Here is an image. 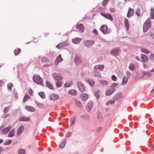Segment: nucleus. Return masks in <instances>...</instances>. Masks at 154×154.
<instances>
[{
  "instance_id": "1",
  "label": "nucleus",
  "mask_w": 154,
  "mask_h": 154,
  "mask_svg": "<svg viewBox=\"0 0 154 154\" xmlns=\"http://www.w3.org/2000/svg\"><path fill=\"white\" fill-rule=\"evenodd\" d=\"M151 20L150 18H148L144 23L143 31L144 32L147 31L151 27Z\"/></svg>"
},
{
  "instance_id": "2",
  "label": "nucleus",
  "mask_w": 154,
  "mask_h": 154,
  "mask_svg": "<svg viewBox=\"0 0 154 154\" xmlns=\"http://www.w3.org/2000/svg\"><path fill=\"white\" fill-rule=\"evenodd\" d=\"M33 80L36 83L42 85L43 84V81L42 79L37 75H34L33 77Z\"/></svg>"
},
{
  "instance_id": "3",
  "label": "nucleus",
  "mask_w": 154,
  "mask_h": 154,
  "mask_svg": "<svg viewBox=\"0 0 154 154\" xmlns=\"http://www.w3.org/2000/svg\"><path fill=\"white\" fill-rule=\"evenodd\" d=\"M100 30L105 34H108L111 32L110 29L108 28L106 25H103L101 26Z\"/></svg>"
},
{
  "instance_id": "4",
  "label": "nucleus",
  "mask_w": 154,
  "mask_h": 154,
  "mask_svg": "<svg viewBox=\"0 0 154 154\" xmlns=\"http://www.w3.org/2000/svg\"><path fill=\"white\" fill-rule=\"evenodd\" d=\"M68 42L67 41H65L63 42L59 43L56 46V48L58 49H60L65 47L68 45Z\"/></svg>"
},
{
  "instance_id": "5",
  "label": "nucleus",
  "mask_w": 154,
  "mask_h": 154,
  "mask_svg": "<svg viewBox=\"0 0 154 154\" xmlns=\"http://www.w3.org/2000/svg\"><path fill=\"white\" fill-rule=\"evenodd\" d=\"M77 87L79 91L81 92H84L85 90V85L82 82H79L77 83Z\"/></svg>"
},
{
  "instance_id": "6",
  "label": "nucleus",
  "mask_w": 154,
  "mask_h": 154,
  "mask_svg": "<svg viewBox=\"0 0 154 154\" xmlns=\"http://www.w3.org/2000/svg\"><path fill=\"white\" fill-rule=\"evenodd\" d=\"M11 128V126H8L7 127L4 128L2 126L0 128V130L1 131L3 134H6L8 132Z\"/></svg>"
},
{
  "instance_id": "7",
  "label": "nucleus",
  "mask_w": 154,
  "mask_h": 154,
  "mask_svg": "<svg viewBox=\"0 0 154 154\" xmlns=\"http://www.w3.org/2000/svg\"><path fill=\"white\" fill-rule=\"evenodd\" d=\"M52 76L56 80L61 81L63 79V77L60 74L55 73L53 74Z\"/></svg>"
},
{
  "instance_id": "8",
  "label": "nucleus",
  "mask_w": 154,
  "mask_h": 154,
  "mask_svg": "<svg viewBox=\"0 0 154 154\" xmlns=\"http://www.w3.org/2000/svg\"><path fill=\"white\" fill-rule=\"evenodd\" d=\"M115 91V88L114 87H112L109 89L107 90L105 92L106 96H109L111 95Z\"/></svg>"
},
{
  "instance_id": "9",
  "label": "nucleus",
  "mask_w": 154,
  "mask_h": 154,
  "mask_svg": "<svg viewBox=\"0 0 154 154\" xmlns=\"http://www.w3.org/2000/svg\"><path fill=\"white\" fill-rule=\"evenodd\" d=\"M120 52V51L118 48H116L112 50L110 53L114 56H117L119 55Z\"/></svg>"
},
{
  "instance_id": "10",
  "label": "nucleus",
  "mask_w": 154,
  "mask_h": 154,
  "mask_svg": "<svg viewBox=\"0 0 154 154\" xmlns=\"http://www.w3.org/2000/svg\"><path fill=\"white\" fill-rule=\"evenodd\" d=\"M85 45L87 47H91L94 43V42L92 40H87L84 41Z\"/></svg>"
},
{
  "instance_id": "11",
  "label": "nucleus",
  "mask_w": 154,
  "mask_h": 154,
  "mask_svg": "<svg viewBox=\"0 0 154 154\" xmlns=\"http://www.w3.org/2000/svg\"><path fill=\"white\" fill-rule=\"evenodd\" d=\"M101 15L105 17L106 18L109 19L111 21H112L113 20L112 16L110 14H106L101 13H100Z\"/></svg>"
},
{
  "instance_id": "12",
  "label": "nucleus",
  "mask_w": 154,
  "mask_h": 154,
  "mask_svg": "<svg viewBox=\"0 0 154 154\" xmlns=\"http://www.w3.org/2000/svg\"><path fill=\"white\" fill-rule=\"evenodd\" d=\"M25 109L28 111L34 112L35 111V109L34 107L30 106H25Z\"/></svg>"
},
{
  "instance_id": "13",
  "label": "nucleus",
  "mask_w": 154,
  "mask_h": 154,
  "mask_svg": "<svg viewBox=\"0 0 154 154\" xmlns=\"http://www.w3.org/2000/svg\"><path fill=\"white\" fill-rule=\"evenodd\" d=\"M104 67L103 65H96L94 67L95 70H99L100 71H102Z\"/></svg>"
},
{
  "instance_id": "14",
  "label": "nucleus",
  "mask_w": 154,
  "mask_h": 154,
  "mask_svg": "<svg viewBox=\"0 0 154 154\" xmlns=\"http://www.w3.org/2000/svg\"><path fill=\"white\" fill-rule=\"evenodd\" d=\"M63 60V59L61 57V54H59L56 60L55 64L56 65H57L59 63L61 62Z\"/></svg>"
},
{
  "instance_id": "15",
  "label": "nucleus",
  "mask_w": 154,
  "mask_h": 154,
  "mask_svg": "<svg viewBox=\"0 0 154 154\" xmlns=\"http://www.w3.org/2000/svg\"><path fill=\"white\" fill-rule=\"evenodd\" d=\"M134 10L129 8L127 13V17H128L129 18L130 17L134 15Z\"/></svg>"
},
{
  "instance_id": "16",
  "label": "nucleus",
  "mask_w": 154,
  "mask_h": 154,
  "mask_svg": "<svg viewBox=\"0 0 154 154\" xmlns=\"http://www.w3.org/2000/svg\"><path fill=\"white\" fill-rule=\"evenodd\" d=\"M76 28L82 32H83L84 30V27L82 24H77L76 25Z\"/></svg>"
},
{
  "instance_id": "17",
  "label": "nucleus",
  "mask_w": 154,
  "mask_h": 154,
  "mask_svg": "<svg viewBox=\"0 0 154 154\" xmlns=\"http://www.w3.org/2000/svg\"><path fill=\"white\" fill-rule=\"evenodd\" d=\"M75 61L78 64L81 63L82 61L81 57L79 56H76L75 58Z\"/></svg>"
},
{
  "instance_id": "18",
  "label": "nucleus",
  "mask_w": 154,
  "mask_h": 154,
  "mask_svg": "<svg viewBox=\"0 0 154 154\" xmlns=\"http://www.w3.org/2000/svg\"><path fill=\"white\" fill-rule=\"evenodd\" d=\"M24 129V128L23 125H21L19 128L18 129L17 132V135H20V134L23 131Z\"/></svg>"
},
{
  "instance_id": "19",
  "label": "nucleus",
  "mask_w": 154,
  "mask_h": 154,
  "mask_svg": "<svg viewBox=\"0 0 154 154\" xmlns=\"http://www.w3.org/2000/svg\"><path fill=\"white\" fill-rule=\"evenodd\" d=\"M59 98V96L57 94H52L50 96V99L53 100H57Z\"/></svg>"
},
{
  "instance_id": "20",
  "label": "nucleus",
  "mask_w": 154,
  "mask_h": 154,
  "mask_svg": "<svg viewBox=\"0 0 154 154\" xmlns=\"http://www.w3.org/2000/svg\"><path fill=\"white\" fill-rule=\"evenodd\" d=\"M80 97L81 99L84 101L86 100L88 98V95L85 94H81Z\"/></svg>"
},
{
  "instance_id": "21",
  "label": "nucleus",
  "mask_w": 154,
  "mask_h": 154,
  "mask_svg": "<svg viewBox=\"0 0 154 154\" xmlns=\"http://www.w3.org/2000/svg\"><path fill=\"white\" fill-rule=\"evenodd\" d=\"M81 40V39L80 38H77L75 39H73L72 42L74 44H77L80 42Z\"/></svg>"
},
{
  "instance_id": "22",
  "label": "nucleus",
  "mask_w": 154,
  "mask_h": 154,
  "mask_svg": "<svg viewBox=\"0 0 154 154\" xmlns=\"http://www.w3.org/2000/svg\"><path fill=\"white\" fill-rule=\"evenodd\" d=\"M29 120V118L27 117L22 116L19 118L20 121H28Z\"/></svg>"
},
{
  "instance_id": "23",
  "label": "nucleus",
  "mask_w": 154,
  "mask_h": 154,
  "mask_svg": "<svg viewBox=\"0 0 154 154\" xmlns=\"http://www.w3.org/2000/svg\"><path fill=\"white\" fill-rule=\"evenodd\" d=\"M122 97V93L118 92L114 96V99L116 100H118L121 98Z\"/></svg>"
},
{
  "instance_id": "24",
  "label": "nucleus",
  "mask_w": 154,
  "mask_h": 154,
  "mask_svg": "<svg viewBox=\"0 0 154 154\" xmlns=\"http://www.w3.org/2000/svg\"><path fill=\"white\" fill-rule=\"evenodd\" d=\"M141 58L142 61L143 62L147 61L148 60L147 57L146 55L142 54Z\"/></svg>"
},
{
  "instance_id": "25",
  "label": "nucleus",
  "mask_w": 154,
  "mask_h": 154,
  "mask_svg": "<svg viewBox=\"0 0 154 154\" xmlns=\"http://www.w3.org/2000/svg\"><path fill=\"white\" fill-rule=\"evenodd\" d=\"M15 129H13L11 130L9 133L8 136L9 137H11L14 136L15 133Z\"/></svg>"
},
{
  "instance_id": "26",
  "label": "nucleus",
  "mask_w": 154,
  "mask_h": 154,
  "mask_svg": "<svg viewBox=\"0 0 154 154\" xmlns=\"http://www.w3.org/2000/svg\"><path fill=\"white\" fill-rule=\"evenodd\" d=\"M46 84L47 86L51 90H54V88L53 85L51 84L49 82L46 81Z\"/></svg>"
},
{
  "instance_id": "27",
  "label": "nucleus",
  "mask_w": 154,
  "mask_h": 154,
  "mask_svg": "<svg viewBox=\"0 0 154 154\" xmlns=\"http://www.w3.org/2000/svg\"><path fill=\"white\" fill-rule=\"evenodd\" d=\"M101 95V93L99 90H97L95 92V96L97 99H98Z\"/></svg>"
},
{
  "instance_id": "28",
  "label": "nucleus",
  "mask_w": 154,
  "mask_h": 154,
  "mask_svg": "<svg viewBox=\"0 0 154 154\" xmlns=\"http://www.w3.org/2000/svg\"><path fill=\"white\" fill-rule=\"evenodd\" d=\"M124 23L126 27V29L128 30L129 28V24L128 20L127 19H125Z\"/></svg>"
},
{
  "instance_id": "29",
  "label": "nucleus",
  "mask_w": 154,
  "mask_h": 154,
  "mask_svg": "<svg viewBox=\"0 0 154 154\" xmlns=\"http://www.w3.org/2000/svg\"><path fill=\"white\" fill-rule=\"evenodd\" d=\"M150 17L151 19H154V8H151L150 13Z\"/></svg>"
},
{
  "instance_id": "30",
  "label": "nucleus",
  "mask_w": 154,
  "mask_h": 154,
  "mask_svg": "<svg viewBox=\"0 0 154 154\" xmlns=\"http://www.w3.org/2000/svg\"><path fill=\"white\" fill-rule=\"evenodd\" d=\"M75 104L80 108H82V103L79 101L77 100H75Z\"/></svg>"
},
{
  "instance_id": "31",
  "label": "nucleus",
  "mask_w": 154,
  "mask_h": 154,
  "mask_svg": "<svg viewBox=\"0 0 154 154\" xmlns=\"http://www.w3.org/2000/svg\"><path fill=\"white\" fill-rule=\"evenodd\" d=\"M66 140H64L60 145V148H62L64 147L66 143Z\"/></svg>"
},
{
  "instance_id": "32",
  "label": "nucleus",
  "mask_w": 154,
  "mask_h": 154,
  "mask_svg": "<svg viewBox=\"0 0 154 154\" xmlns=\"http://www.w3.org/2000/svg\"><path fill=\"white\" fill-rule=\"evenodd\" d=\"M68 93L69 94L72 95H75L76 94V91L74 90H71L69 91Z\"/></svg>"
},
{
  "instance_id": "33",
  "label": "nucleus",
  "mask_w": 154,
  "mask_h": 154,
  "mask_svg": "<svg viewBox=\"0 0 154 154\" xmlns=\"http://www.w3.org/2000/svg\"><path fill=\"white\" fill-rule=\"evenodd\" d=\"M21 51L20 48H17L14 51V52L16 55H17Z\"/></svg>"
},
{
  "instance_id": "34",
  "label": "nucleus",
  "mask_w": 154,
  "mask_h": 154,
  "mask_svg": "<svg viewBox=\"0 0 154 154\" xmlns=\"http://www.w3.org/2000/svg\"><path fill=\"white\" fill-rule=\"evenodd\" d=\"M38 94L40 96V97L43 99H44L45 97V94L43 92H41L39 93Z\"/></svg>"
},
{
  "instance_id": "35",
  "label": "nucleus",
  "mask_w": 154,
  "mask_h": 154,
  "mask_svg": "<svg viewBox=\"0 0 154 154\" xmlns=\"http://www.w3.org/2000/svg\"><path fill=\"white\" fill-rule=\"evenodd\" d=\"M100 83L103 85H106L108 84L107 82L104 80H101L100 81Z\"/></svg>"
},
{
  "instance_id": "36",
  "label": "nucleus",
  "mask_w": 154,
  "mask_h": 154,
  "mask_svg": "<svg viewBox=\"0 0 154 154\" xmlns=\"http://www.w3.org/2000/svg\"><path fill=\"white\" fill-rule=\"evenodd\" d=\"M141 50L142 52H143L146 54H149L150 52L149 51L144 48H142L141 49Z\"/></svg>"
},
{
  "instance_id": "37",
  "label": "nucleus",
  "mask_w": 154,
  "mask_h": 154,
  "mask_svg": "<svg viewBox=\"0 0 154 154\" xmlns=\"http://www.w3.org/2000/svg\"><path fill=\"white\" fill-rule=\"evenodd\" d=\"M18 153L19 154H25V151L23 149H21L19 150Z\"/></svg>"
},
{
  "instance_id": "38",
  "label": "nucleus",
  "mask_w": 154,
  "mask_h": 154,
  "mask_svg": "<svg viewBox=\"0 0 154 154\" xmlns=\"http://www.w3.org/2000/svg\"><path fill=\"white\" fill-rule=\"evenodd\" d=\"M128 79L126 77H124L123 79V81L122 82V84L124 85L125 84L128 82Z\"/></svg>"
},
{
  "instance_id": "39",
  "label": "nucleus",
  "mask_w": 154,
  "mask_h": 154,
  "mask_svg": "<svg viewBox=\"0 0 154 154\" xmlns=\"http://www.w3.org/2000/svg\"><path fill=\"white\" fill-rule=\"evenodd\" d=\"M10 109V106H7L5 107L4 108V110L3 111L4 113H6L8 111V110Z\"/></svg>"
},
{
  "instance_id": "40",
  "label": "nucleus",
  "mask_w": 154,
  "mask_h": 154,
  "mask_svg": "<svg viewBox=\"0 0 154 154\" xmlns=\"http://www.w3.org/2000/svg\"><path fill=\"white\" fill-rule=\"evenodd\" d=\"M62 83L60 82H56V85L57 87H60L62 86Z\"/></svg>"
},
{
  "instance_id": "41",
  "label": "nucleus",
  "mask_w": 154,
  "mask_h": 154,
  "mask_svg": "<svg viewBox=\"0 0 154 154\" xmlns=\"http://www.w3.org/2000/svg\"><path fill=\"white\" fill-rule=\"evenodd\" d=\"M129 68L130 70H134L135 69V67L133 64H131Z\"/></svg>"
},
{
  "instance_id": "42",
  "label": "nucleus",
  "mask_w": 154,
  "mask_h": 154,
  "mask_svg": "<svg viewBox=\"0 0 154 154\" xmlns=\"http://www.w3.org/2000/svg\"><path fill=\"white\" fill-rule=\"evenodd\" d=\"M13 86V85L12 83H9L8 85V88L10 90H11V87Z\"/></svg>"
},
{
  "instance_id": "43",
  "label": "nucleus",
  "mask_w": 154,
  "mask_h": 154,
  "mask_svg": "<svg viewBox=\"0 0 154 154\" xmlns=\"http://www.w3.org/2000/svg\"><path fill=\"white\" fill-rule=\"evenodd\" d=\"M89 83L92 86H94V82L92 80H89L88 81Z\"/></svg>"
},
{
  "instance_id": "44",
  "label": "nucleus",
  "mask_w": 154,
  "mask_h": 154,
  "mask_svg": "<svg viewBox=\"0 0 154 154\" xmlns=\"http://www.w3.org/2000/svg\"><path fill=\"white\" fill-rule=\"evenodd\" d=\"M115 103V101L113 100H111L109 101L106 103L107 105H109L110 104H113Z\"/></svg>"
},
{
  "instance_id": "45",
  "label": "nucleus",
  "mask_w": 154,
  "mask_h": 154,
  "mask_svg": "<svg viewBox=\"0 0 154 154\" xmlns=\"http://www.w3.org/2000/svg\"><path fill=\"white\" fill-rule=\"evenodd\" d=\"M12 140H8L5 143V144L6 145L10 144L12 143Z\"/></svg>"
},
{
  "instance_id": "46",
  "label": "nucleus",
  "mask_w": 154,
  "mask_h": 154,
  "mask_svg": "<svg viewBox=\"0 0 154 154\" xmlns=\"http://www.w3.org/2000/svg\"><path fill=\"white\" fill-rule=\"evenodd\" d=\"M29 98V97L27 95H26L23 99V102H25Z\"/></svg>"
},
{
  "instance_id": "47",
  "label": "nucleus",
  "mask_w": 154,
  "mask_h": 154,
  "mask_svg": "<svg viewBox=\"0 0 154 154\" xmlns=\"http://www.w3.org/2000/svg\"><path fill=\"white\" fill-rule=\"evenodd\" d=\"M88 106L91 109L93 107V103L92 102H90L88 104Z\"/></svg>"
},
{
  "instance_id": "48",
  "label": "nucleus",
  "mask_w": 154,
  "mask_h": 154,
  "mask_svg": "<svg viewBox=\"0 0 154 154\" xmlns=\"http://www.w3.org/2000/svg\"><path fill=\"white\" fill-rule=\"evenodd\" d=\"M38 106L40 108H43L45 107V106L43 104L40 103L38 104Z\"/></svg>"
},
{
  "instance_id": "49",
  "label": "nucleus",
  "mask_w": 154,
  "mask_h": 154,
  "mask_svg": "<svg viewBox=\"0 0 154 154\" xmlns=\"http://www.w3.org/2000/svg\"><path fill=\"white\" fill-rule=\"evenodd\" d=\"M112 79L113 81H116L117 79V78L116 77L115 75H113L112 76Z\"/></svg>"
},
{
  "instance_id": "50",
  "label": "nucleus",
  "mask_w": 154,
  "mask_h": 154,
  "mask_svg": "<svg viewBox=\"0 0 154 154\" xmlns=\"http://www.w3.org/2000/svg\"><path fill=\"white\" fill-rule=\"evenodd\" d=\"M108 1V0H104L102 2V5L103 6H105L107 3Z\"/></svg>"
},
{
  "instance_id": "51",
  "label": "nucleus",
  "mask_w": 154,
  "mask_h": 154,
  "mask_svg": "<svg viewBox=\"0 0 154 154\" xmlns=\"http://www.w3.org/2000/svg\"><path fill=\"white\" fill-rule=\"evenodd\" d=\"M72 85V83H66L65 84V86L66 87H70Z\"/></svg>"
},
{
  "instance_id": "52",
  "label": "nucleus",
  "mask_w": 154,
  "mask_h": 154,
  "mask_svg": "<svg viewBox=\"0 0 154 154\" xmlns=\"http://www.w3.org/2000/svg\"><path fill=\"white\" fill-rule=\"evenodd\" d=\"M75 119L74 118H72L71 119L70 122H71V125L72 126V125H73L74 123L75 122Z\"/></svg>"
},
{
  "instance_id": "53",
  "label": "nucleus",
  "mask_w": 154,
  "mask_h": 154,
  "mask_svg": "<svg viewBox=\"0 0 154 154\" xmlns=\"http://www.w3.org/2000/svg\"><path fill=\"white\" fill-rule=\"evenodd\" d=\"M9 115V114H5L4 115H3L2 117L4 119H5L7 117H8Z\"/></svg>"
},
{
  "instance_id": "54",
  "label": "nucleus",
  "mask_w": 154,
  "mask_h": 154,
  "mask_svg": "<svg viewBox=\"0 0 154 154\" xmlns=\"http://www.w3.org/2000/svg\"><path fill=\"white\" fill-rule=\"evenodd\" d=\"M98 120L100 121H102L103 119L102 117L100 115H99L98 116Z\"/></svg>"
},
{
  "instance_id": "55",
  "label": "nucleus",
  "mask_w": 154,
  "mask_h": 154,
  "mask_svg": "<svg viewBox=\"0 0 154 154\" xmlns=\"http://www.w3.org/2000/svg\"><path fill=\"white\" fill-rule=\"evenodd\" d=\"M93 33L96 35H98V33L97 30L96 29H94L93 31Z\"/></svg>"
},
{
  "instance_id": "56",
  "label": "nucleus",
  "mask_w": 154,
  "mask_h": 154,
  "mask_svg": "<svg viewBox=\"0 0 154 154\" xmlns=\"http://www.w3.org/2000/svg\"><path fill=\"white\" fill-rule=\"evenodd\" d=\"M109 11L111 13H114L115 10L114 8H111L110 9Z\"/></svg>"
},
{
  "instance_id": "57",
  "label": "nucleus",
  "mask_w": 154,
  "mask_h": 154,
  "mask_svg": "<svg viewBox=\"0 0 154 154\" xmlns=\"http://www.w3.org/2000/svg\"><path fill=\"white\" fill-rule=\"evenodd\" d=\"M29 93L30 94H32L33 93V91L31 89H29Z\"/></svg>"
},
{
  "instance_id": "58",
  "label": "nucleus",
  "mask_w": 154,
  "mask_h": 154,
  "mask_svg": "<svg viewBox=\"0 0 154 154\" xmlns=\"http://www.w3.org/2000/svg\"><path fill=\"white\" fill-rule=\"evenodd\" d=\"M101 130H102L101 128H100V127L98 128L97 129V131L98 133H99L101 131Z\"/></svg>"
},
{
  "instance_id": "59",
  "label": "nucleus",
  "mask_w": 154,
  "mask_h": 154,
  "mask_svg": "<svg viewBox=\"0 0 154 154\" xmlns=\"http://www.w3.org/2000/svg\"><path fill=\"white\" fill-rule=\"evenodd\" d=\"M150 58L152 59H154V55L153 54H151L150 56Z\"/></svg>"
},
{
  "instance_id": "60",
  "label": "nucleus",
  "mask_w": 154,
  "mask_h": 154,
  "mask_svg": "<svg viewBox=\"0 0 154 154\" xmlns=\"http://www.w3.org/2000/svg\"><path fill=\"white\" fill-rule=\"evenodd\" d=\"M71 134H72V133L71 132H69L67 135V137H69L70 136H71Z\"/></svg>"
},
{
  "instance_id": "61",
  "label": "nucleus",
  "mask_w": 154,
  "mask_h": 154,
  "mask_svg": "<svg viewBox=\"0 0 154 154\" xmlns=\"http://www.w3.org/2000/svg\"><path fill=\"white\" fill-rule=\"evenodd\" d=\"M127 75L128 77H130L131 76V74L130 72H127Z\"/></svg>"
},
{
  "instance_id": "62",
  "label": "nucleus",
  "mask_w": 154,
  "mask_h": 154,
  "mask_svg": "<svg viewBox=\"0 0 154 154\" xmlns=\"http://www.w3.org/2000/svg\"><path fill=\"white\" fill-rule=\"evenodd\" d=\"M143 67H144L146 68H147L148 67V66L146 64H143Z\"/></svg>"
},
{
  "instance_id": "63",
  "label": "nucleus",
  "mask_w": 154,
  "mask_h": 154,
  "mask_svg": "<svg viewBox=\"0 0 154 154\" xmlns=\"http://www.w3.org/2000/svg\"><path fill=\"white\" fill-rule=\"evenodd\" d=\"M3 82L1 81H0V85H2L3 84Z\"/></svg>"
},
{
  "instance_id": "64",
  "label": "nucleus",
  "mask_w": 154,
  "mask_h": 154,
  "mask_svg": "<svg viewBox=\"0 0 154 154\" xmlns=\"http://www.w3.org/2000/svg\"><path fill=\"white\" fill-rule=\"evenodd\" d=\"M151 149L152 150L154 151V144L152 146Z\"/></svg>"
}]
</instances>
